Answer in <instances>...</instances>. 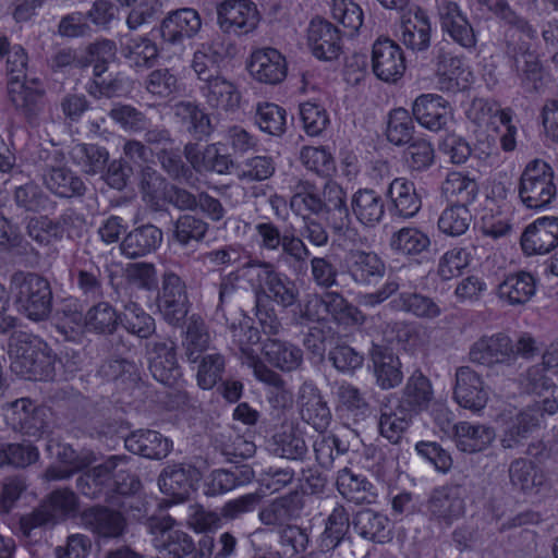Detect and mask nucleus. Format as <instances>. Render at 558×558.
I'll use <instances>...</instances> for the list:
<instances>
[{
	"instance_id": "f257e3e1",
	"label": "nucleus",
	"mask_w": 558,
	"mask_h": 558,
	"mask_svg": "<svg viewBox=\"0 0 558 558\" xmlns=\"http://www.w3.org/2000/svg\"><path fill=\"white\" fill-rule=\"evenodd\" d=\"M9 355L12 372L29 380H53L61 363L46 342L23 331L11 336Z\"/></svg>"
},
{
	"instance_id": "f03ea898",
	"label": "nucleus",
	"mask_w": 558,
	"mask_h": 558,
	"mask_svg": "<svg viewBox=\"0 0 558 558\" xmlns=\"http://www.w3.org/2000/svg\"><path fill=\"white\" fill-rule=\"evenodd\" d=\"M11 290L19 311L34 322L46 320L53 304L50 281L36 272L17 270L12 274Z\"/></svg>"
},
{
	"instance_id": "7ed1b4c3",
	"label": "nucleus",
	"mask_w": 558,
	"mask_h": 558,
	"mask_svg": "<svg viewBox=\"0 0 558 558\" xmlns=\"http://www.w3.org/2000/svg\"><path fill=\"white\" fill-rule=\"evenodd\" d=\"M518 192L527 208L541 209L549 205L557 193L551 167L542 160L529 162L521 174Z\"/></svg>"
},
{
	"instance_id": "20e7f679",
	"label": "nucleus",
	"mask_w": 558,
	"mask_h": 558,
	"mask_svg": "<svg viewBox=\"0 0 558 558\" xmlns=\"http://www.w3.org/2000/svg\"><path fill=\"white\" fill-rule=\"evenodd\" d=\"M255 231L260 250L272 253L281 252L282 257L300 265H303L311 255L310 250L300 236L289 230L281 232L280 228L274 222L257 223Z\"/></svg>"
},
{
	"instance_id": "39448f33",
	"label": "nucleus",
	"mask_w": 558,
	"mask_h": 558,
	"mask_svg": "<svg viewBox=\"0 0 558 558\" xmlns=\"http://www.w3.org/2000/svg\"><path fill=\"white\" fill-rule=\"evenodd\" d=\"M203 477L201 465L172 464L166 466L159 475L158 485L167 496V506L180 504L187 499L190 492L195 490Z\"/></svg>"
},
{
	"instance_id": "423d86ee",
	"label": "nucleus",
	"mask_w": 558,
	"mask_h": 558,
	"mask_svg": "<svg viewBox=\"0 0 558 558\" xmlns=\"http://www.w3.org/2000/svg\"><path fill=\"white\" fill-rule=\"evenodd\" d=\"M145 355L153 377L172 387L181 377L177 360V345L170 339H154L145 343Z\"/></svg>"
},
{
	"instance_id": "0eeeda50",
	"label": "nucleus",
	"mask_w": 558,
	"mask_h": 558,
	"mask_svg": "<svg viewBox=\"0 0 558 558\" xmlns=\"http://www.w3.org/2000/svg\"><path fill=\"white\" fill-rule=\"evenodd\" d=\"M175 521L170 515L150 518L148 526L156 534L154 546L161 558H183L192 553L194 543L183 531L173 530Z\"/></svg>"
},
{
	"instance_id": "6e6552de",
	"label": "nucleus",
	"mask_w": 558,
	"mask_h": 558,
	"mask_svg": "<svg viewBox=\"0 0 558 558\" xmlns=\"http://www.w3.org/2000/svg\"><path fill=\"white\" fill-rule=\"evenodd\" d=\"M209 335L203 319L191 316L186 330V357L193 371H196L197 384L202 389H209L208 361Z\"/></svg>"
},
{
	"instance_id": "1a4fd4ad",
	"label": "nucleus",
	"mask_w": 558,
	"mask_h": 558,
	"mask_svg": "<svg viewBox=\"0 0 558 558\" xmlns=\"http://www.w3.org/2000/svg\"><path fill=\"white\" fill-rule=\"evenodd\" d=\"M345 272L362 288L377 286L386 275V264L375 252L350 250L343 260Z\"/></svg>"
},
{
	"instance_id": "9d476101",
	"label": "nucleus",
	"mask_w": 558,
	"mask_h": 558,
	"mask_svg": "<svg viewBox=\"0 0 558 558\" xmlns=\"http://www.w3.org/2000/svg\"><path fill=\"white\" fill-rule=\"evenodd\" d=\"M187 304L184 282L174 272H165L157 299V306L163 319L172 326H179L187 315Z\"/></svg>"
},
{
	"instance_id": "9b49d317",
	"label": "nucleus",
	"mask_w": 558,
	"mask_h": 558,
	"mask_svg": "<svg viewBox=\"0 0 558 558\" xmlns=\"http://www.w3.org/2000/svg\"><path fill=\"white\" fill-rule=\"evenodd\" d=\"M372 69L381 81L395 83L405 72V59L401 47L388 37H379L372 48Z\"/></svg>"
},
{
	"instance_id": "f8f14e48",
	"label": "nucleus",
	"mask_w": 558,
	"mask_h": 558,
	"mask_svg": "<svg viewBox=\"0 0 558 558\" xmlns=\"http://www.w3.org/2000/svg\"><path fill=\"white\" fill-rule=\"evenodd\" d=\"M548 368L543 363L531 366L521 377V386L529 395L539 397L531 405H538L539 411L554 415L558 412V386L548 376Z\"/></svg>"
},
{
	"instance_id": "ddd939ff",
	"label": "nucleus",
	"mask_w": 558,
	"mask_h": 558,
	"mask_svg": "<svg viewBox=\"0 0 558 558\" xmlns=\"http://www.w3.org/2000/svg\"><path fill=\"white\" fill-rule=\"evenodd\" d=\"M217 19L223 32L243 35L256 28L259 13L250 0H226L217 8Z\"/></svg>"
},
{
	"instance_id": "4468645a",
	"label": "nucleus",
	"mask_w": 558,
	"mask_h": 558,
	"mask_svg": "<svg viewBox=\"0 0 558 558\" xmlns=\"http://www.w3.org/2000/svg\"><path fill=\"white\" fill-rule=\"evenodd\" d=\"M82 525L104 539L122 537L128 530L124 514L106 506H92L81 513Z\"/></svg>"
},
{
	"instance_id": "2eb2a0df",
	"label": "nucleus",
	"mask_w": 558,
	"mask_h": 558,
	"mask_svg": "<svg viewBox=\"0 0 558 558\" xmlns=\"http://www.w3.org/2000/svg\"><path fill=\"white\" fill-rule=\"evenodd\" d=\"M125 462L122 456H111L104 463L92 468L76 478L78 492L95 500L111 502L110 473Z\"/></svg>"
},
{
	"instance_id": "dca6fc26",
	"label": "nucleus",
	"mask_w": 558,
	"mask_h": 558,
	"mask_svg": "<svg viewBox=\"0 0 558 558\" xmlns=\"http://www.w3.org/2000/svg\"><path fill=\"white\" fill-rule=\"evenodd\" d=\"M48 410L36 405L28 398L10 403L7 420L12 428L29 437H40L48 428Z\"/></svg>"
},
{
	"instance_id": "f3484780",
	"label": "nucleus",
	"mask_w": 558,
	"mask_h": 558,
	"mask_svg": "<svg viewBox=\"0 0 558 558\" xmlns=\"http://www.w3.org/2000/svg\"><path fill=\"white\" fill-rule=\"evenodd\" d=\"M505 54L510 68L521 80V85L529 92L536 90L543 78L538 57L531 51L526 43L507 41Z\"/></svg>"
},
{
	"instance_id": "a211bd4d",
	"label": "nucleus",
	"mask_w": 558,
	"mask_h": 558,
	"mask_svg": "<svg viewBox=\"0 0 558 558\" xmlns=\"http://www.w3.org/2000/svg\"><path fill=\"white\" fill-rule=\"evenodd\" d=\"M547 413L539 411L538 405H526L508 423L504 429L500 444L505 449H518L526 444L529 437L543 424Z\"/></svg>"
},
{
	"instance_id": "6ab92c4d",
	"label": "nucleus",
	"mask_w": 558,
	"mask_h": 558,
	"mask_svg": "<svg viewBox=\"0 0 558 558\" xmlns=\"http://www.w3.org/2000/svg\"><path fill=\"white\" fill-rule=\"evenodd\" d=\"M8 97L29 126L40 124L46 110L44 89L27 86L26 82H8Z\"/></svg>"
},
{
	"instance_id": "aec40b11",
	"label": "nucleus",
	"mask_w": 558,
	"mask_h": 558,
	"mask_svg": "<svg viewBox=\"0 0 558 558\" xmlns=\"http://www.w3.org/2000/svg\"><path fill=\"white\" fill-rule=\"evenodd\" d=\"M307 44L312 53L324 61L338 59L342 51L339 29L322 17L311 21L307 28Z\"/></svg>"
},
{
	"instance_id": "412c9836",
	"label": "nucleus",
	"mask_w": 558,
	"mask_h": 558,
	"mask_svg": "<svg viewBox=\"0 0 558 558\" xmlns=\"http://www.w3.org/2000/svg\"><path fill=\"white\" fill-rule=\"evenodd\" d=\"M470 360L473 363L493 367L498 364L513 362V342L505 333L483 336L470 349Z\"/></svg>"
},
{
	"instance_id": "4be33fe9",
	"label": "nucleus",
	"mask_w": 558,
	"mask_h": 558,
	"mask_svg": "<svg viewBox=\"0 0 558 558\" xmlns=\"http://www.w3.org/2000/svg\"><path fill=\"white\" fill-rule=\"evenodd\" d=\"M453 398L457 403L472 412L485 408L488 392L482 377L469 366H461L456 372Z\"/></svg>"
},
{
	"instance_id": "5701e85b",
	"label": "nucleus",
	"mask_w": 558,
	"mask_h": 558,
	"mask_svg": "<svg viewBox=\"0 0 558 558\" xmlns=\"http://www.w3.org/2000/svg\"><path fill=\"white\" fill-rule=\"evenodd\" d=\"M259 286L266 291L270 302L282 307L294 305L299 299V289L294 280L286 274L277 271L274 264H262V271L257 274Z\"/></svg>"
},
{
	"instance_id": "b1692460",
	"label": "nucleus",
	"mask_w": 558,
	"mask_h": 558,
	"mask_svg": "<svg viewBox=\"0 0 558 558\" xmlns=\"http://www.w3.org/2000/svg\"><path fill=\"white\" fill-rule=\"evenodd\" d=\"M438 15L444 33L463 48L471 49L476 45V36L466 16L454 1L440 0Z\"/></svg>"
},
{
	"instance_id": "393cba45",
	"label": "nucleus",
	"mask_w": 558,
	"mask_h": 558,
	"mask_svg": "<svg viewBox=\"0 0 558 558\" xmlns=\"http://www.w3.org/2000/svg\"><path fill=\"white\" fill-rule=\"evenodd\" d=\"M525 254H546L558 245V218L543 217L529 225L521 235Z\"/></svg>"
},
{
	"instance_id": "a878e982",
	"label": "nucleus",
	"mask_w": 558,
	"mask_h": 558,
	"mask_svg": "<svg viewBox=\"0 0 558 558\" xmlns=\"http://www.w3.org/2000/svg\"><path fill=\"white\" fill-rule=\"evenodd\" d=\"M462 494V488L458 485L434 489L427 502L428 512L434 519L450 525L464 513L465 504Z\"/></svg>"
},
{
	"instance_id": "bb28decb",
	"label": "nucleus",
	"mask_w": 558,
	"mask_h": 558,
	"mask_svg": "<svg viewBox=\"0 0 558 558\" xmlns=\"http://www.w3.org/2000/svg\"><path fill=\"white\" fill-rule=\"evenodd\" d=\"M412 113L422 126L433 132L446 130L451 120L448 101L434 94L418 96L412 106Z\"/></svg>"
},
{
	"instance_id": "cd10ccee",
	"label": "nucleus",
	"mask_w": 558,
	"mask_h": 558,
	"mask_svg": "<svg viewBox=\"0 0 558 558\" xmlns=\"http://www.w3.org/2000/svg\"><path fill=\"white\" fill-rule=\"evenodd\" d=\"M163 232L153 223L133 228L120 242L121 254L129 259H137L155 253L161 245Z\"/></svg>"
},
{
	"instance_id": "c85d7f7f",
	"label": "nucleus",
	"mask_w": 558,
	"mask_h": 558,
	"mask_svg": "<svg viewBox=\"0 0 558 558\" xmlns=\"http://www.w3.org/2000/svg\"><path fill=\"white\" fill-rule=\"evenodd\" d=\"M350 209L362 226L374 228L378 226L385 217L386 201L380 192L374 189L363 187L352 194Z\"/></svg>"
},
{
	"instance_id": "c756f323",
	"label": "nucleus",
	"mask_w": 558,
	"mask_h": 558,
	"mask_svg": "<svg viewBox=\"0 0 558 558\" xmlns=\"http://www.w3.org/2000/svg\"><path fill=\"white\" fill-rule=\"evenodd\" d=\"M202 21L196 10L182 8L168 13L160 24V36L171 45L181 44L185 37L194 36Z\"/></svg>"
},
{
	"instance_id": "7c9ffc66",
	"label": "nucleus",
	"mask_w": 558,
	"mask_h": 558,
	"mask_svg": "<svg viewBox=\"0 0 558 558\" xmlns=\"http://www.w3.org/2000/svg\"><path fill=\"white\" fill-rule=\"evenodd\" d=\"M250 74L258 82L276 85L287 76V62L282 54L272 48L255 51L247 64Z\"/></svg>"
},
{
	"instance_id": "2f4dec72",
	"label": "nucleus",
	"mask_w": 558,
	"mask_h": 558,
	"mask_svg": "<svg viewBox=\"0 0 558 558\" xmlns=\"http://www.w3.org/2000/svg\"><path fill=\"white\" fill-rule=\"evenodd\" d=\"M299 404L300 414L304 422L311 424L318 432L327 428L331 420V413L319 389L313 383L305 381L301 386Z\"/></svg>"
},
{
	"instance_id": "473e14b6",
	"label": "nucleus",
	"mask_w": 558,
	"mask_h": 558,
	"mask_svg": "<svg viewBox=\"0 0 558 558\" xmlns=\"http://www.w3.org/2000/svg\"><path fill=\"white\" fill-rule=\"evenodd\" d=\"M352 526L359 536L373 543L386 544L392 539L390 520L372 509L357 511L352 518Z\"/></svg>"
},
{
	"instance_id": "72a5a7b5",
	"label": "nucleus",
	"mask_w": 558,
	"mask_h": 558,
	"mask_svg": "<svg viewBox=\"0 0 558 558\" xmlns=\"http://www.w3.org/2000/svg\"><path fill=\"white\" fill-rule=\"evenodd\" d=\"M371 360L374 365L376 384L385 390L399 386L403 379L401 362L391 349L373 344Z\"/></svg>"
},
{
	"instance_id": "f704fd0d",
	"label": "nucleus",
	"mask_w": 558,
	"mask_h": 558,
	"mask_svg": "<svg viewBox=\"0 0 558 558\" xmlns=\"http://www.w3.org/2000/svg\"><path fill=\"white\" fill-rule=\"evenodd\" d=\"M124 445L134 454L156 460L166 458L171 449V441L159 432L151 429L133 432L125 438Z\"/></svg>"
},
{
	"instance_id": "c9c22d12",
	"label": "nucleus",
	"mask_w": 558,
	"mask_h": 558,
	"mask_svg": "<svg viewBox=\"0 0 558 558\" xmlns=\"http://www.w3.org/2000/svg\"><path fill=\"white\" fill-rule=\"evenodd\" d=\"M493 427L483 424L458 422L453 426V439L459 450L466 453L481 452L495 439Z\"/></svg>"
},
{
	"instance_id": "e433bc0d",
	"label": "nucleus",
	"mask_w": 558,
	"mask_h": 558,
	"mask_svg": "<svg viewBox=\"0 0 558 558\" xmlns=\"http://www.w3.org/2000/svg\"><path fill=\"white\" fill-rule=\"evenodd\" d=\"M323 213L332 228L341 231L350 225V209L344 190L333 181L325 184L322 196Z\"/></svg>"
},
{
	"instance_id": "4c0bfd02",
	"label": "nucleus",
	"mask_w": 558,
	"mask_h": 558,
	"mask_svg": "<svg viewBox=\"0 0 558 558\" xmlns=\"http://www.w3.org/2000/svg\"><path fill=\"white\" fill-rule=\"evenodd\" d=\"M44 183L59 197H82L87 192L82 178L65 167H49L44 173Z\"/></svg>"
},
{
	"instance_id": "58836bf2",
	"label": "nucleus",
	"mask_w": 558,
	"mask_h": 558,
	"mask_svg": "<svg viewBox=\"0 0 558 558\" xmlns=\"http://www.w3.org/2000/svg\"><path fill=\"white\" fill-rule=\"evenodd\" d=\"M433 399L429 379L421 372H414L408 379L397 404L415 415L426 409Z\"/></svg>"
},
{
	"instance_id": "ea45409f",
	"label": "nucleus",
	"mask_w": 558,
	"mask_h": 558,
	"mask_svg": "<svg viewBox=\"0 0 558 558\" xmlns=\"http://www.w3.org/2000/svg\"><path fill=\"white\" fill-rule=\"evenodd\" d=\"M336 484L341 496L355 505L372 504L376 499L373 484L365 476L354 474L349 468L338 472Z\"/></svg>"
},
{
	"instance_id": "a19ab883",
	"label": "nucleus",
	"mask_w": 558,
	"mask_h": 558,
	"mask_svg": "<svg viewBox=\"0 0 558 558\" xmlns=\"http://www.w3.org/2000/svg\"><path fill=\"white\" fill-rule=\"evenodd\" d=\"M393 213L401 218L414 217L422 207V199L413 182L395 179L388 189Z\"/></svg>"
},
{
	"instance_id": "79ce46f5",
	"label": "nucleus",
	"mask_w": 558,
	"mask_h": 558,
	"mask_svg": "<svg viewBox=\"0 0 558 558\" xmlns=\"http://www.w3.org/2000/svg\"><path fill=\"white\" fill-rule=\"evenodd\" d=\"M413 414L399 404L383 403L378 421L379 434L391 444H399L410 426Z\"/></svg>"
},
{
	"instance_id": "37998d69",
	"label": "nucleus",
	"mask_w": 558,
	"mask_h": 558,
	"mask_svg": "<svg viewBox=\"0 0 558 558\" xmlns=\"http://www.w3.org/2000/svg\"><path fill=\"white\" fill-rule=\"evenodd\" d=\"M262 352L266 360L282 372L298 369L303 362V352L296 345L276 338L263 342Z\"/></svg>"
},
{
	"instance_id": "c03bdc74",
	"label": "nucleus",
	"mask_w": 558,
	"mask_h": 558,
	"mask_svg": "<svg viewBox=\"0 0 558 558\" xmlns=\"http://www.w3.org/2000/svg\"><path fill=\"white\" fill-rule=\"evenodd\" d=\"M536 291L534 277L526 271L509 275L498 286V296L510 305H523L527 303Z\"/></svg>"
},
{
	"instance_id": "a18cd8bd",
	"label": "nucleus",
	"mask_w": 558,
	"mask_h": 558,
	"mask_svg": "<svg viewBox=\"0 0 558 558\" xmlns=\"http://www.w3.org/2000/svg\"><path fill=\"white\" fill-rule=\"evenodd\" d=\"M401 40L413 51H423L430 44V24L427 15L417 9L412 16L402 20Z\"/></svg>"
},
{
	"instance_id": "49530a36",
	"label": "nucleus",
	"mask_w": 558,
	"mask_h": 558,
	"mask_svg": "<svg viewBox=\"0 0 558 558\" xmlns=\"http://www.w3.org/2000/svg\"><path fill=\"white\" fill-rule=\"evenodd\" d=\"M120 317L121 312H118L111 303L99 301L87 310L84 316V325L89 332L110 336L120 326Z\"/></svg>"
},
{
	"instance_id": "de8ad7c7",
	"label": "nucleus",
	"mask_w": 558,
	"mask_h": 558,
	"mask_svg": "<svg viewBox=\"0 0 558 558\" xmlns=\"http://www.w3.org/2000/svg\"><path fill=\"white\" fill-rule=\"evenodd\" d=\"M352 521L342 505H337L325 520V529L320 536V546L326 550L336 549L342 542L350 539L349 531Z\"/></svg>"
},
{
	"instance_id": "09e8293b",
	"label": "nucleus",
	"mask_w": 558,
	"mask_h": 558,
	"mask_svg": "<svg viewBox=\"0 0 558 558\" xmlns=\"http://www.w3.org/2000/svg\"><path fill=\"white\" fill-rule=\"evenodd\" d=\"M73 163L88 175L104 172L109 161V151L97 144H76L70 151Z\"/></svg>"
},
{
	"instance_id": "8fccbe9b",
	"label": "nucleus",
	"mask_w": 558,
	"mask_h": 558,
	"mask_svg": "<svg viewBox=\"0 0 558 558\" xmlns=\"http://www.w3.org/2000/svg\"><path fill=\"white\" fill-rule=\"evenodd\" d=\"M121 54L131 68L147 69L155 64L158 58V48L147 37H130L121 43Z\"/></svg>"
},
{
	"instance_id": "3c124183",
	"label": "nucleus",
	"mask_w": 558,
	"mask_h": 558,
	"mask_svg": "<svg viewBox=\"0 0 558 558\" xmlns=\"http://www.w3.org/2000/svg\"><path fill=\"white\" fill-rule=\"evenodd\" d=\"M120 325L138 339L148 340L156 332L155 318L135 302H128L121 312Z\"/></svg>"
},
{
	"instance_id": "603ef678",
	"label": "nucleus",
	"mask_w": 558,
	"mask_h": 558,
	"mask_svg": "<svg viewBox=\"0 0 558 558\" xmlns=\"http://www.w3.org/2000/svg\"><path fill=\"white\" fill-rule=\"evenodd\" d=\"M325 312L329 314L333 322L343 326H362L366 322V316L354 304L350 303L339 292H327L325 294Z\"/></svg>"
},
{
	"instance_id": "864d4df0",
	"label": "nucleus",
	"mask_w": 558,
	"mask_h": 558,
	"mask_svg": "<svg viewBox=\"0 0 558 558\" xmlns=\"http://www.w3.org/2000/svg\"><path fill=\"white\" fill-rule=\"evenodd\" d=\"M441 193L453 204L469 206L478 193V185L473 178L462 172L452 171L442 182Z\"/></svg>"
},
{
	"instance_id": "5fc2aeb1",
	"label": "nucleus",
	"mask_w": 558,
	"mask_h": 558,
	"mask_svg": "<svg viewBox=\"0 0 558 558\" xmlns=\"http://www.w3.org/2000/svg\"><path fill=\"white\" fill-rule=\"evenodd\" d=\"M98 373L107 380L119 381L125 389L136 387L142 379L140 365L126 359H108Z\"/></svg>"
},
{
	"instance_id": "6e6d98bb",
	"label": "nucleus",
	"mask_w": 558,
	"mask_h": 558,
	"mask_svg": "<svg viewBox=\"0 0 558 558\" xmlns=\"http://www.w3.org/2000/svg\"><path fill=\"white\" fill-rule=\"evenodd\" d=\"M241 95L232 82L216 76L211 78V116L220 119L222 114L234 112L240 106Z\"/></svg>"
},
{
	"instance_id": "4d7b16f0",
	"label": "nucleus",
	"mask_w": 558,
	"mask_h": 558,
	"mask_svg": "<svg viewBox=\"0 0 558 558\" xmlns=\"http://www.w3.org/2000/svg\"><path fill=\"white\" fill-rule=\"evenodd\" d=\"M43 505L54 524L74 517L80 508L78 497L70 488L54 489Z\"/></svg>"
},
{
	"instance_id": "13d9d810",
	"label": "nucleus",
	"mask_w": 558,
	"mask_h": 558,
	"mask_svg": "<svg viewBox=\"0 0 558 558\" xmlns=\"http://www.w3.org/2000/svg\"><path fill=\"white\" fill-rule=\"evenodd\" d=\"M173 112L187 131L198 141L209 136V116L193 101H180L173 106Z\"/></svg>"
},
{
	"instance_id": "bf43d9fd",
	"label": "nucleus",
	"mask_w": 558,
	"mask_h": 558,
	"mask_svg": "<svg viewBox=\"0 0 558 558\" xmlns=\"http://www.w3.org/2000/svg\"><path fill=\"white\" fill-rule=\"evenodd\" d=\"M392 304L420 318L433 319L440 315V308L433 299L416 292H402Z\"/></svg>"
},
{
	"instance_id": "052dcab7",
	"label": "nucleus",
	"mask_w": 558,
	"mask_h": 558,
	"mask_svg": "<svg viewBox=\"0 0 558 558\" xmlns=\"http://www.w3.org/2000/svg\"><path fill=\"white\" fill-rule=\"evenodd\" d=\"M254 293L255 316L257 318L258 325L262 328L263 333L266 335L267 338H272L279 335L282 331L283 326L276 313L274 304L266 295V291L262 288H256Z\"/></svg>"
},
{
	"instance_id": "680f3d73",
	"label": "nucleus",
	"mask_w": 558,
	"mask_h": 558,
	"mask_svg": "<svg viewBox=\"0 0 558 558\" xmlns=\"http://www.w3.org/2000/svg\"><path fill=\"white\" fill-rule=\"evenodd\" d=\"M429 245V238L416 228H401L390 239L391 250L404 255H418Z\"/></svg>"
},
{
	"instance_id": "e2e57ef3",
	"label": "nucleus",
	"mask_w": 558,
	"mask_h": 558,
	"mask_svg": "<svg viewBox=\"0 0 558 558\" xmlns=\"http://www.w3.org/2000/svg\"><path fill=\"white\" fill-rule=\"evenodd\" d=\"M255 123L263 132L281 136L287 130V111L272 102L259 104L255 112Z\"/></svg>"
},
{
	"instance_id": "0e129e2a",
	"label": "nucleus",
	"mask_w": 558,
	"mask_h": 558,
	"mask_svg": "<svg viewBox=\"0 0 558 558\" xmlns=\"http://www.w3.org/2000/svg\"><path fill=\"white\" fill-rule=\"evenodd\" d=\"M13 199L20 209L28 213L46 211L52 204L50 197L35 183L17 186L14 190Z\"/></svg>"
},
{
	"instance_id": "69168bd1",
	"label": "nucleus",
	"mask_w": 558,
	"mask_h": 558,
	"mask_svg": "<svg viewBox=\"0 0 558 558\" xmlns=\"http://www.w3.org/2000/svg\"><path fill=\"white\" fill-rule=\"evenodd\" d=\"M414 129L413 118L404 108L393 109L389 113L386 134L388 141L393 145L401 146L411 143Z\"/></svg>"
},
{
	"instance_id": "338daca9",
	"label": "nucleus",
	"mask_w": 558,
	"mask_h": 558,
	"mask_svg": "<svg viewBox=\"0 0 558 558\" xmlns=\"http://www.w3.org/2000/svg\"><path fill=\"white\" fill-rule=\"evenodd\" d=\"M473 217L468 206L453 204L447 207L439 216L438 228L445 234L458 236L465 233Z\"/></svg>"
},
{
	"instance_id": "774afa93",
	"label": "nucleus",
	"mask_w": 558,
	"mask_h": 558,
	"mask_svg": "<svg viewBox=\"0 0 558 558\" xmlns=\"http://www.w3.org/2000/svg\"><path fill=\"white\" fill-rule=\"evenodd\" d=\"M509 477L512 486L523 493H530L542 485V475L537 473L536 465L523 458L511 462Z\"/></svg>"
}]
</instances>
